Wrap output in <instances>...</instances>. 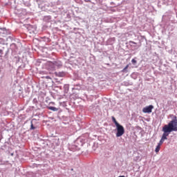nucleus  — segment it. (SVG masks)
<instances>
[{"instance_id": "obj_14", "label": "nucleus", "mask_w": 177, "mask_h": 177, "mask_svg": "<svg viewBox=\"0 0 177 177\" xmlns=\"http://www.w3.org/2000/svg\"><path fill=\"white\" fill-rule=\"evenodd\" d=\"M3 42V39H0V44H2Z\"/></svg>"}, {"instance_id": "obj_11", "label": "nucleus", "mask_w": 177, "mask_h": 177, "mask_svg": "<svg viewBox=\"0 0 177 177\" xmlns=\"http://www.w3.org/2000/svg\"><path fill=\"white\" fill-rule=\"evenodd\" d=\"M131 63H132V64H136V63H137L136 59H133L131 60Z\"/></svg>"}, {"instance_id": "obj_10", "label": "nucleus", "mask_w": 177, "mask_h": 177, "mask_svg": "<svg viewBox=\"0 0 177 177\" xmlns=\"http://www.w3.org/2000/svg\"><path fill=\"white\" fill-rule=\"evenodd\" d=\"M129 67V65H127L124 69L122 70V73H127V69Z\"/></svg>"}, {"instance_id": "obj_7", "label": "nucleus", "mask_w": 177, "mask_h": 177, "mask_svg": "<svg viewBox=\"0 0 177 177\" xmlns=\"http://www.w3.org/2000/svg\"><path fill=\"white\" fill-rule=\"evenodd\" d=\"M48 110H51L52 111H57V110H59L55 106H48Z\"/></svg>"}, {"instance_id": "obj_15", "label": "nucleus", "mask_w": 177, "mask_h": 177, "mask_svg": "<svg viewBox=\"0 0 177 177\" xmlns=\"http://www.w3.org/2000/svg\"><path fill=\"white\" fill-rule=\"evenodd\" d=\"M132 44H134L135 45H136V42H134V41H132Z\"/></svg>"}, {"instance_id": "obj_4", "label": "nucleus", "mask_w": 177, "mask_h": 177, "mask_svg": "<svg viewBox=\"0 0 177 177\" xmlns=\"http://www.w3.org/2000/svg\"><path fill=\"white\" fill-rule=\"evenodd\" d=\"M154 109V106L153 105H149L148 106H146L142 109V111L145 113L150 114L151 111H153V109Z\"/></svg>"}, {"instance_id": "obj_8", "label": "nucleus", "mask_w": 177, "mask_h": 177, "mask_svg": "<svg viewBox=\"0 0 177 177\" xmlns=\"http://www.w3.org/2000/svg\"><path fill=\"white\" fill-rule=\"evenodd\" d=\"M112 121L113 122H114L115 127L118 124H120V123H118V122H117V120H115V118H114V116L112 117Z\"/></svg>"}, {"instance_id": "obj_5", "label": "nucleus", "mask_w": 177, "mask_h": 177, "mask_svg": "<svg viewBox=\"0 0 177 177\" xmlns=\"http://www.w3.org/2000/svg\"><path fill=\"white\" fill-rule=\"evenodd\" d=\"M49 66L52 70H55V68L57 66V62H50Z\"/></svg>"}, {"instance_id": "obj_16", "label": "nucleus", "mask_w": 177, "mask_h": 177, "mask_svg": "<svg viewBox=\"0 0 177 177\" xmlns=\"http://www.w3.org/2000/svg\"><path fill=\"white\" fill-rule=\"evenodd\" d=\"M0 53H2V50H0Z\"/></svg>"}, {"instance_id": "obj_2", "label": "nucleus", "mask_w": 177, "mask_h": 177, "mask_svg": "<svg viewBox=\"0 0 177 177\" xmlns=\"http://www.w3.org/2000/svg\"><path fill=\"white\" fill-rule=\"evenodd\" d=\"M116 138H120L125 133V129H124V127L120 124L116 125Z\"/></svg>"}, {"instance_id": "obj_9", "label": "nucleus", "mask_w": 177, "mask_h": 177, "mask_svg": "<svg viewBox=\"0 0 177 177\" xmlns=\"http://www.w3.org/2000/svg\"><path fill=\"white\" fill-rule=\"evenodd\" d=\"M160 149H161V147L160 145H157L156 148L155 149L156 153H158V151H160Z\"/></svg>"}, {"instance_id": "obj_1", "label": "nucleus", "mask_w": 177, "mask_h": 177, "mask_svg": "<svg viewBox=\"0 0 177 177\" xmlns=\"http://www.w3.org/2000/svg\"><path fill=\"white\" fill-rule=\"evenodd\" d=\"M162 132H165V133H169L171 132H176L177 131V119H174L169 122L168 124L165 125L162 129Z\"/></svg>"}, {"instance_id": "obj_3", "label": "nucleus", "mask_w": 177, "mask_h": 177, "mask_svg": "<svg viewBox=\"0 0 177 177\" xmlns=\"http://www.w3.org/2000/svg\"><path fill=\"white\" fill-rule=\"evenodd\" d=\"M167 136H169V134H168L165 132H163L162 138H161L160 142H158V145L161 147L162 145V143H164L165 140H167V139H168V138H167Z\"/></svg>"}, {"instance_id": "obj_13", "label": "nucleus", "mask_w": 177, "mask_h": 177, "mask_svg": "<svg viewBox=\"0 0 177 177\" xmlns=\"http://www.w3.org/2000/svg\"><path fill=\"white\" fill-rule=\"evenodd\" d=\"M0 165H3L2 159H0Z\"/></svg>"}, {"instance_id": "obj_6", "label": "nucleus", "mask_w": 177, "mask_h": 177, "mask_svg": "<svg viewBox=\"0 0 177 177\" xmlns=\"http://www.w3.org/2000/svg\"><path fill=\"white\" fill-rule=\"evenodd\" d=\"M56 77H64V75H66V74L64 73V72H55V73Z\"/></svg>"}, {"instance_id": "obj_12", "label": "nucleus", "mask_w": 177, "mask_h": 177, "mask_svg": "<svg viewBox=\"0 0 177 177\" xmlns=\"http://www.w3.org/2000/svg\"><path fill=\"white\" fill-rule=\"evenodd\" d=\"M30 129H35V127H34V124H32V123L31 124Z\"/></svg>"}]
</instances>
